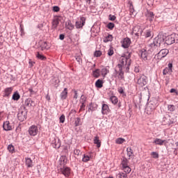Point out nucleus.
Segmentation results:
<instances>
[{"instance_id":"1","label":"nucleus","mask_w":178,"mask_h":178,"mask_svg":"<svg viewBox=\"0 0 178 178\" xmlns=\"http://www.w3.org/2000/svg\"><path fill=\"white\" fill-rule=\"evenodd\" d=\"M131 54H123L119 58L118 67L123 68L124 66L127 68L131 65Z\"/></svg>"},{"instance_id":"2","label":"nucleus","mask_w":178,"mask_h":178,"mask_svg":"<svg viewBox=\"0 0 178 178\" xmlns=\"http://www.w3.org/2000/svg\"><path fill=\"white\" fill-rule=\"evenodd\" d=\"M17 118L20 122H24V120L27 119V111L26 110L25 108H21L19 110Z\"/></svg>"},{"instance_id":"3","label":"nucleus","mask_w":178,"mask_h":178,"mask_svg":"<svg viewBox=\"0 0 178 178\" xmlns=\"http://www.w3.org/2000/svg\"><path fill=\"white\" fill-rule=\"evenodd\" d=\"M136 83L139 87H145L148 83V78L145 75H141L138 79Z\"/></svg>"},{"instance_id":"4","label":"nucleus","mask_w":178,"mask_h":178,"mask_svg":"<svg viewBox=\"0 0 178 178\" xmlns=\"http://www.w3.org/2000/svg\"><path fill=\"white\" fill-rule=\"evenodd\" d=\"M38 127L36 125H31L28 130V133L31 137H35L38 134Z\"/></svg>"},{"instance_id":"5","label":"nucleus","mask_w":178,"mask_h":178,"mask_svg":"<svg viewBox=\"0 0 178 178\" xmlns=\"http://www.w3.org/2000/svg\"><path fill=\"white\" fill-rule=\"evenodd\" d=\"M59 173H61V175H63L65 176V177H69V176H70V168L68 167H65L63 166V168L60 167L58 169Z\"/></svg>"},{"instance_id":"6","label":"nucleus","mask_w":178,"mask_h":178,"mask_svg":"<svg viewBox=\"0 0 178 178\" xmlns=\"http://www.w3.org/2000/svg\"><path fill=\"white\" fill-rule=\"evenodd\" d=\"M168 54H169V50H168V49H161L156 55V58L159 60L162 59V58H165V56H166V55H168Z\"/></svg>"},{"instance_id":"7","label":"nucleus","mask_w":178,"mask_h":178,"mask_svg":"<svg viewBox=\"0 0 178 178\" xmlns=\"http://www.w3.org/2000/svg\"><path fill=\"white\" fill-rule=\"evenodd\" d=\"M118 68V71L115 70V77H118L119 80H123L124 79V72H123V68Z\"/></svg>"},{"instance_id":"8","label":"nucleus","mask_w":178,"mask_h":178,"mask_svg":"<svg viewBox=\"0 0 178 178\" xmlns=\"http://www.w3.org/2000/svg\"><path fill=\"white\" fill-rule=\"evenodd\" d=\"M102 113L103 115H108V113H111V108H109V106L108 104L104 103L102 104Z\"/></svg>"},{"instance_id":"9","label":"nucleus","mask_w":178,"mask_h":178,"mask_svg":"<svg viewBox=\"0 0 178 178\" xmlns=\"http://www.w3.org/2000/svg\"><path fill=\"white\" fill-rule=\"evenodd\" d=\"M60 22V19L59 17H56L53 19L51 22V29L53 30H56L58 29V26H59V22Z\"/></svg>"},{"instance_id":"10","label":"nucleus","mask_w":178,"mask_h":178,"mask_svg":"<svg viewBox=\"0 0 178 178\" xmlns=\"http://www.w3.org/2000/svg\"><path fill=\"white\" fill-rule=\"evenodd\" d=\"M132 33L133 34H135V35H136L137 37H140V35L143 34V29H141V27H140V26L137 25L134 27Z\"/></svg>"},{"instance_id":"11","label":"nucleus","mask_w":178,"mask_h":178,"mask_svg":"<svg viewBox=\"0 0 178 178\" xmlns=\"http://www.w3.org/2000/svg\"><path fill=\"white\" fill-rule=\"evenodd\" d=\"M164 41L167 45H172V44H175L173 34L166 36L164 39Z\"/></svg>"},{"instance_id":"12","label":"nucleus","mask_w":178,"mask_h":178,"mask_svg":"<svg viewBox=\"0 0 178 178\" xmlns=\"http://www.w3.org/2000/svg\"><path fill=\"white\" fill-rule=\"evenodd\" d=\"M51 145L54 148H56V149H58V148H60V140L59 138H54L51 141Z\"/></svg>"},{"instance_id":"13","label":"nucleus","mask_w":178,"mask_h":178,"mask_svg":"<svg viewBox=\"0 0 178 178\" xmlns=\"http://www.w3.org/2000/svg\"><path fill=\"white\" fill-rule=\"evenodd\" d=\"M84 24H86V18L84 17H81L80 18V20L77 21L76 22V29H81V27H83V26H84Z\"/></svg>"},{"instance_id":"14","label":"nucleus","mask_w":178,"mask_h":178,"mask_svg":"<svg viewBox=\"0 0 178 178\" xmlns=\"http://www.w3.org/2000/svg\"><path fill=\"white\" fill-rule=\"evenodd\" d=\"M131 44V40L129 38H125L122 42V47L123 48H129Z\"/></svg>"},{"instance_id":"15","label":"nucleus","mask_w":178,"mask_h":178,"mask_svg":"<svg viewBox=\"0 0 178 178\" xmlns=\"http://www.w3.org/2000/svg\"><path fill=\"white\" fill-rule=\"evenodd\" d=\"M140 56L144 60H148L149 59L148 51L144 49L140 51Z\"/></svg>"},{"instance_id":"16","label":"nucleus","mask_w":178,"mask_h":178,"mask_svg":"<svg viewBox=\"0 0 178 178\" xmlns=\"http://www.w3.org/2000/svg\"><path fill=\"white\" fill-rule=\"evenodd\" d=\"M3 129L6 131H10V130H12L13 129L12 124H10V122H9V121H6L3 122Z\"/></svg>"},{"instance_id":"17","label":"nucleus","mask_w":178,"mask_h":178,"mask_svg":"<svg viewBox=\"0 0 178 178\" xmlns=\"http://www.w3.org/2000/svg\"><path fill=\"white\" fill-rule=\"evenodd\" d=\"M154 111H155V106H154L152 104H149L146 108V113L147 115H152V113H154Z\"/></svg>"},{"instance_id":"18","label":"nucleus","mask_w":178,"mask_h":178,"mask_svg":"<svg viewBox=\"0 0 178 178\" xmlns=\"http://www.w3.org/2000/svg\"><path fill=\"white\" fill-rule=\"evenodd\" d=\"M25 163L27 168H33L34 166V162L29 157L25 158Z\"/></svg>"},{"instance_id":"19","label":"nucleus","mask_w":178,"mask_h":178,"mask_svg":"<svg viewBox=\"0 0 178 178\" xmlns=\"http://www.w3.org/2000/svg\"><path fill=\"white\" fill-rule=\"evenodd\" d=\"M166 143V140H162L161 138H155L153 141V144H155V145H163Z\"/></svg>"},{"instance_id":"20","label":"nucleus","mask_w":178,"mask_h":178,"mask_svg":"<svg viewBox=\"0 0 178 178\" xmlns=\"http://www.w3.org/2000/svg\"><path fill=\"white\" fill-rule=\"evenodd\" d=\"M100 73H101L102 77H106V74H108V73H109V67H106L102 69V70H100Z\"/></svg>"},{"instance_id":"21","label":"nucleus","mask_w":178,"mask_h":178,"mask_svg":"<svg viewBox=\"0 0 178 178\" xmlns=\"http://www.w3.org/2000/svg\"><path fill=\"white\" fill-rule=\"evenodd\" d=\"M13 91V88H7L4 90L3 97H9L12 92Z\"/></svg>"},{"instance_id":"22","label":"nucleus","mask_w":178,"mask_h":178,"mask_svg":"<svg viewBox=\"0 0 178 178\" xmlns=\"http://www.w3.org/2000/svg\"><path fill=\"white\" fill-rule=\"evenodd\" d=\"M60 97L61 99H66L67 98V88H64L63 91L60 93Z\"/></svg>"},{"instance_id":"23","label":"nucleus","mask_w":178,"mask_h":178,"mask_svg":"<svg viewBox=\"0 0 178 178\" xmlns=\"http://www.w3.org/2000/svg\"><path fill=\"white\" fill-rule=\"evenodd\" d=\"M94 144H96L97 148L101 147V140H99V136H97L93 139Z\"/></svg>"},{"instance_id":"24","label":"nucleus","mask_w":178,"mask_h":178,"mask_svg":"<svg viewBox=\"0 0 178 178\" xmlns=\"http://www.w3.org/2000/svg\"><path fill=\"white\" fill-rule=\"evenodd\" d=\"M154 13L151 11H147L146 14V17L147 18V20H149V22H152V20H154Z\"/></svg>"},{"instance_id":"25","label":"nucleus","mask_w":178,"mask_h":178,"mask_svg":"<svg viewBox=\"0 0 178 178\" xmlns=\"http://www.w3.org/2000/svg\"><path fill=\"white\" fill-rule=\"evenodd\" d=\"M92 76L95 79H98L101 76V70L99 69H96L92 72Z\"/></svg>"},{"instance_id":"26","label":"nucleus","mask_w":178,"mask_h":178,"mask_svg":"<svg viewBox=\"0 0 178 178\" xmlns=\"http://www.w3.org/2000/svg\"><path fill=\"white\" fill-rule=\"evenodd\" d=\"M95 87H97V88H102L104 87V81L102 79H98L95 82Z\"/></svg>"},{"instance_id":"27","label":"nucleus","mask_w":178,"mask_h":178,"mask_svg":"<svg viewBox=\"0 0 178 178\" xmlns=\"http://www.w3.org/2000/svg\"><path fill=\"white\" fill-rule=\"evenodd\" d=\"M110 101L113 105H117L118 102H119L118 97L113 95L110 97Z\"/></svg>"},{"instance_id":"28","label":"nucleus","mask_w":178,"mask_h":178,"mask_svg":"<svg viewBox=\"0 0 178 178\" xmlns=\"http://www.w3.org/2000/svg\"><path fill=\"white\" fill-rule=\"evenodd\" d=\"M36 58H38V59H40V60H47V57H45V56H43V54L40 52L36 53Z\"/></svg>"},{"instance_id":"29","label":"nucleus","mask_w":178,"mask_h":178,"mask_svg":"<svg viewBox=\"0 0 178 178\" xmlns=\"http://www.w3.org/2000/svg\"><path fill=\"white\" fill-rule=\"evenodd\" d=\"M153 43L156 45V48H158V47H161V39L159 38H155Z\"/></svg>"},{"instance_id":"30","label":"nucleus","mask_w":178,"mask_h":178,"mask_svg":"<svg viewBox=\"0 0 178 178\" xmlns=\"http://www.w3.org/2000/svg\"><path fill=\"white\" fill-rule=\"evenodd\" d=\"M113 40V36L112 35H108L107 37L104 38V42H109V41H112Z\"/></svg>"},{"instance_id":"31","label":"nucleus","mask_w":178,"mask_h":178,"mask_svg":"<svg viewBox=\"0 0 178 178\" xmlns=\"http://www.w3.org/2000/svg\"><path fill=\"white\" fill-rule=\"evenodd\" d=\"M123 143H126V139L123 138H118L115 140L116 144H123Z\"/></svg>"},{"instance_id":"32","label":"nucleus","mask_w":178,"mask_h":178,"mask_svg":"<svg viewBox=\"0 0 178 178\" xmlns=\"http://www.w3.org/2000/svg\"><path fill=\"white\" fill-rule=\"evenodd\" d=\"M13 99L14 101H19V99H20V95H19V92H15L13 95Z\"/></svg>"},{"instance_id":"33","label":"nucleus","mask_w":178,"mask_h":178,"mask_svg":"<svg viewBox=\"0 0 178 178\" xmlns=\"http://www.w3.org/2000/svg\"><path fill=\"white\" fill-rule=\"evenodd\" d=\"M7 149L9 151V152H10V154L15 153V146H13V145H9Z\"/></svg>"},{"instance_id":"34","label":"nucleus","mask_w":178,"mask_h":178,"mask_svg":"<svg viewBox=\"0 0 178 178\" xmlns=\"http://www.w3.org/2000/svg\"><path fill=\"white\" fill-rule=\"evenodd\" d=\"M65 27L68 29V30H73V29H74V26H73L70 22H66Z\"/></svg>"},{"instance_id":"35","label":"nucleus","mask_w":178,"mask_h":178,"mask_svg":"<svg viewBox=\"0 0 178 178\" xmlns=\"http://www.w3.org/2000/svg\"><path fill=\"white\" fill-rule=\"evenodd\" d=\"M122 170L124 172L125 174H129L130 172H131V168L127 165V167H123Z\"/></svg>"},{"instance_id":"36","label":"nucleus","mask_w":178,"mask_h":178,"mask_svg":"<svg viewBox=\"0 0 178 178\" xmlns=\"http://www.w3.org/2000/svg\"><path fill=\"white\" fill-rule=\"evenodd\" d=\"M118 92L122 96V97H126V93L124 92V90L122 87H119L118 88Z\"/></svg>"},{"instance_id":"37","label":"nucleus","mask_w":178,"mask_h":178,"mask_svg":"<svg viewBox=\"0 0 178 178\" xmlns=\"http://www.w3.org/2000/svg\"><path fill=\"white\" fill-rule=\"evenodd\" d=\"M91 156H88V155H86L83 154V156L82 158V161L83 162H88V161H90Z\"/></svg>"},{"instance_id":"38","label":"nucleus","mask_w":178,"mask_h":178,"mask_svg":"<svg viewBox=\"0 0 178 178\" xmlns=\"http://www.w3.org/2000/svg\"><path fill=\"white\" fill-rule=\"evenodd\" d=\"M151 156L154 158V159H158L159 158V154L156 152H153L150 154Z\"/></svg>"},{"instance_id":"39","label":"nucleus","mask_w":178,"mask_h":178,"mask_svg":"<svg viewBox=\"0 0 178 178\" xmlns=\"http://www.w3.org/2000/svg\"><path fill=\"white\" fill-rule=\"evenodd\" d=\"M168 109L170 112H175V111H176V107L175 106V105H168Z\"/></svg>"},{"instance_id":"40","label":"nucleus","mask_w":178,"mask_h":178,"mask_svg":"<svg viewBox=\"0 0 178 178\" xmlns=\"http://www.w3.org/2000/svg\"><path fill=\"white\" fill-rule=\"evenodd\" d=\"M42 51H44V49H48L49 47H48V44H47V42H44L41 44Z\"/></svg>"},{"instance_id":"41","label":"nucleus","mask_w":178,"mask_h":178,"mask_svg":"<svg viewBox=\"0 0 178 178\" xmlns=\"http://www.w3.org/2000/svg\"><path fill=\"white\" fill-rule=\"evenodd\" d=\"M127 156H129V158H130V156H131V155H133V150L131 149V147L127 148Z\"/></svg>"},{"instance_id":"42","label":"nucleus","mask_w":178,"mask_h":178,"mask_svg":"<svg viewBox=\"0 0 178 178\" xmlns=\"http://www.w3.org/2000/svg\"><path fill=\"white\" fill-rule=\"evenodd\" d=\"M149 49L150 52H152V51H154V49H156V45L154 44V42L151 43L149 45Z\"/></svg>"},{"instance_id":"43","label":"nucleus","mask_w":178,"mask_h":178,"mask_svg":"<svg viewBox=\"0 0 178 178\" xmlns=\"http://www.w3.org/2000/svg\"><path fill=\"white\" fill-rule=\"evenodd\" d=\"M172 71L170 70V69L165 67L163 71V74L164 76H166V74H169V73H170Z\"/></svg>"},{"instance_id":"44","label":"nucleus","mask_w":178,"mask_h":178,"mask_svg":"<svg viewBox=\"0 0 178 178\" xmlns=\"http://www.w3.org/2000/svg\"><path fill=\"white\" fill-rule=\"evenodd\" d=\"M121 165H122V168H126L127 166H129V164L127 163V159H124L122 161Z\"/></svg>"},{"instance_id":"45","label":"nucleus","mask_w":178,"mask_h":178,"mask_svg":"<svg viewBox=\"0 0 178 178\" xmlns=\"http://www.w3.org/2000/svg\"><path fill=\"white\" fill-rule=\"evenodd\" d=\"M107 28L109 29V30H113V29L115 28V24L110 22L107 24Z\"/></svg>"},{"instance_id":"46","label":"nucleus","mask_w":178,"mask_h":178,"mask_svg":"<svg viewBox=\"0 0 178 178\" xmlns=\"http://www.w3.org/2000/svg\"><path fill=\"white\" fill-rule=\"evenodd\" d=\"M129 4L130 12L131 13H133V12H134V6H133V2L129 1Z\"/></svg>"},{"instance_id":"47","label":"nucleus","mask_w":178,"mask_h":178,"mask_svg":"<svg viewBox=\"0 0 178 178\" xmlns=\"http://www.w3.org/2000/svg\"><path fill=\"white\" fill-rule=\"evenodd\" d=\"M149 37H152V32H151V31H147L145 33V38H149Z\"/></svg>"},{"instance_id":"48","label":"nucleus","mask_w":178,"mask_h":178,"mask_svg":"<svg viewBox=\"0 0 178 178\" xmlns=\"http://www.w3.org/2000/svg\"><path fill=\"white\" fill-rule=\"evenodd\" d=\"M108 56H112V55H113L114 51H113V48L111 47L108 50Z\"/></svg>"},{"instance_id":"49","label":"nucleus","mask_w":178,"mask_h":178,"mask_svg":"<svg viewBox=\"0 0 178 178\" xmlns=\"http://www.w3.org/2000/svg\"><path fill=\"white\" fill-rule=\"evenodd\" d=\"M118 177L119 178H126V177H127V174L123 173V172H120L118 174Z\"/></svg>"},{"instance_id":"50","label":"nucleus","mask_w":178,"mask_h":178,"mask_svg":"<svg viewBox=\"0 0 178 178\" xmlns=\"http://www.w3.org/2000/svg\"><path fill=\"white\" fill-rule=\"evenodd\" d=\"M80 122H81V119H80V118H77L75 120V126H80Z\"/></svg>"},{"instance_id":"51","label":"nucleus","mask_w":178,"mask_h":178,"mask_svg":"<svg viewBox=\"0 0 178 178\" xmlns=\"http://www.w3.org/2000/svg\"><path fill=\"white\" fill-rule=\"evenodd\" d=\"M172 37H174V43L175 42L177 43L178 42V35L176 33H173Z\"/></svg>"},{"instance_id":"52","label":"nucleus","mask_w":178,"mask_h":178,"mask_svg":"<svg viewBox=\"0 0 178 178\" xmlns=\"http://www.w3.org/2000/svg\"><path fill=\"white\" fill-rule=\"evenodd\" d=\"M101 55H102V52L101 51H96L95 52V56H96L97 58L101 56Z\"/></svg>"},{"instance_id":"53","label":"nucleus","mask_w":178,"mask_h":178,"mask_svg":"<svg viewBox=\"0 0 178 178\" xmlns=\"http://www.w3.org/2000/svg\"><path fill=\"white\" fill-rule=\"evenodd\" d=\"M108 19H109V20H111V22H114V20H116V16L110 15L108 16Z\"/></svg>"},{"instance_id":"54","label":"nucleus","mask_w":178,"mask_h":178,"mask_svg":"<svg viewBox=\"0 0 178 178\" xmlns=\"http://www.w3.org/2000/svg\"><path fill=\"white\" fill-rule=\"evenodd\" d=\"M74 155H77V156H79V155H81V151H80V149H75L74 151Z\"/></svg>"},{"instance_id":"55","label":"nucleus","mask_w":178,"mask_h":178,"mask_svg":"<svg viewBox=\"0 0 178 178\" xmlns=\"http://www.w3.org/2000/svg\"><path fill=\"white\" fill-rule=\"evenodd\" d=\"M65 115H62L60 117V123H65Z\"/></svg>"},{"instance_id":"56","label":"nucleus","mask_w":178,"mask_h":178,"mask_svg":"<svg viewBox=\"0 0 178 178\" xmlns=\"http://www.w3.org/2000/svg\"><path fill=\"white\" fill-rule=\"evenodd\" d=\"M53 10H54V12H59V10H60V8H59L58 6H54Z\"/></svg>"},{"instance_id":"57","label":"nucleus","mask_w":178,"mask_h":178,"mask_svg":"<svg viewBox=\"0 0 178 178\" xmlns=\"http://www.w3.org/2000/svg\"><path fill=\"white\" fill-rule=\"evenodd\" d=\"M74 99H77V98L79 97V95H77V90H74Z\"/></svg>"},{"instance_id":"58","label":"nucleus","mask_w":178,"mask_h":178,"mask_svg":"<svg viewBox=\"0 0 178 178\" xmlns=\"http://www.w3.org/2000/svg\"><path fill=\"white\" fill-rule=\"evenodd\" d=\"M91 1L92 0H85L87 6H90V5H91Z\"/></svg>"},{"instance_id":"59","label":"nucleus","mask_w":178,"mask_h":178,"mask_svg":"<svg viewBox=\"0 0 178 178\" xmlns=\"http://www.w3.org/2000/svg\"><path fill=\"white\" fill-rule=\"evenodd\" d=\"M75 58H76V60H77V62L80 63V62L81 61V57L76 56Z\"/></svg>"},{"instance_id":"60","label":"nucleus","mask_w":178,"mask_h":178,"mask_svg":"<svg viewBox=\"0 0 178 178\" xmlns=\"http://www.w3.org/2000/svg\"><path fill=\"white\" fill-rule=\"evenodd\" d=\"M172 67H173V65H172V63H169L168 64V67H167V68L170 69V70L172 72Z\"/></svg>"},{"instance_id":"61","label":"nucleus","mask_w":178,"mask_h":178,"mask_svg":"<svg viewBox=\"0 0 178 178\" xmlns=\"http://www.w3.org/2000/svg\"><path fill=\"white\" fill-rule=\"evenodd\" d=\"M54 81H55V86H56V84H59L60 81L58 79H54Z\"/></svg>"},{"instance_id":"62","label":"nucleus","mask_w":178,"mask_h":178,"mask_svg":"<svg viewBox=\"0 0 178 178\" xmlns=\"http://www.w3.org/2000/svg\"><path fill=\"white\" fill-rule=\"evenodd\" d=\"M59 38H60V40H65V35L61 34L60 35Z\"/></svg>"},{"instance_id":"63","label":"nucleus","mask_w":178,"mask_h":178,"mask_svg":"<svg viewBox=\"0 0 178 178\" xmlns=\"http://www.w3.org/2000/svg\"><path fill=\"white\" fill-rule=\"evenodd\" d=\"M170 92H176V94H177L175 89H173V88L170 90Z\"/></svg>"},{"instance_id":"64","label":"nucleus","mask_w":178,"mask_h":178,"mask_svg":"<svg viewBox=\"0 0 178 178\" xmlns=\"http://www.w3.org/2000/svg\"><path fill=\"white\" fill-rule=\"evenodd\" d=\"M29 92L33 93L34 91L33 90V88L29 89Z\"/></svg>"}]
</instances>
